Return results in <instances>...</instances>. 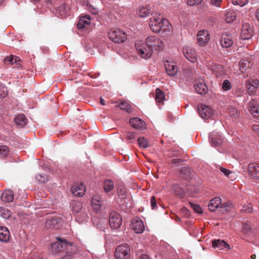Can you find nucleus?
<instances>
[{"label":"nucleus","mask_w":259,"mask_h":259,"mask_svg":"<svg viewBox=\"0 0 259 259\" xmlns=\"http://www.w3.org/2000/svg\"><path fill=\"white\" fill-rule=\"evenodd\" d=\"M229 113L231 116L236 117L238 114L237 110L235 108H231L229 109Z\"/></svg>","instance_id":"13d9d810"},{"label":"nucleus","mask_w":259,"mask_h":259,"mask_svg":"<svg viewBox=\"0 0 259 259\" xmlns=\"http://www.w3.org/2000/svg\"><path fill=\"white\" fill-rule=\"evenodd\" d=\"M1 199L6 202H12L14 199L13 191L10 189L5 190L2 194Z\"/></svg>","instance_id":"bb28decb"},{"label":"nucleus","mask_w":259,"mask_h":259,"mask_svg":"<svg viewBox=\"0 0 259 259\" xmlns=\"http://www.w3.org/2000/svg\"><path fill=\"white\" fill-rule=\"evenodd\" d=\"M181 211L187 217L190 215V211L186 207H183L181 209Z\"/></svg>","instance_id":"e2e57ef3"},{"label":"nucleus","mask_w":259,"mask_h":259,"mask_svg":"<svg viewBox=\"0 0 259 259\" xmlns=\"http://www.w3.org/2000/svg\"><path fill=\"white\" fill-rule=\"evenodd\" d=\"M10 237L9 230L5 227H0V241L6 242L9 241Z\"/></svg>","instance_id":"cd10ccee"},{"label":"nucleus","mask_w":259,"mask_h":259,"mask_svg":"<svg viewBox=\"0 0 259 259\" xmlns=\"http://www.w3.org/2000/svg\"><path fill=\"white\" fill-rule=\"evenodd\" d=\"M132 228L136 233H142L145 229V227L141 220L135 219L132 222Z\"/></svg>","instance_id":"412c9836"},{"label":"nucleus","mask_w":259,"mask_h":259,"mask_svg":"<svg viewBox=\"0 0 259 259\" xmlns=\"http://www.w3.org/2000/svg\"><path fill=\"white\" fill-rule=\"evenodd\" d=\"M259 81L257 79H248L246 83L247 92L249 94L256 92L258 87Z\"/></svg>","instance_id":"2eb2a0df"},{"label":"nucleus","mask_w":259,"mask_h":259,"mask_svg":"<svg viewBox=\"0 0 259 259\" xmlns=\"http://www.w3.org/2000/svg\"><path fill=\"white\" fill-rule=\"evenodd\" d=\"M2 214L4 218H8L9 217H10L11 212L9 210H7L6 212H4V214L2 213Z\"/></svg>","instance_id":"0e129e2a"},{"label":"nucleus","mask_w":259,"mask_h":259,"mask_svg":"<svg viewBox=\"0 0 259 259\" xmlns=\"http://www.w3.org/2000/svg\"><path fill=\"white\" fill-rule=\"evenodd\" d=\"M253 33L252 25L248 23L243 22L240 36L243 39H248L251 38Z\"/></svg>","instance_id":"6e6552de"},{"label":"nucleus","mask_w":259,"mask_h":259,"mask_svg":"<svg viewBox=\"0 0 259 259\" xmlns=\"http://www.w3.org/2000/svg\"><path fill=\"white\" fill-rule=\"evenodd\" d=\"M192 174V171L187 167H183L180 170V175L181 177L185 179L189 178Z\"/></svg>","instance_id":"c9c22d12"},{"label":"nucleus","mask_w":259,"mask_h":259,"mask_svg":"<svg viewBox=\"0 0 259 259\" xmlns=\"http://www.w3.org/2000/svg\"><path fill=\"white\" fill-rule=\"evenodd\" d=\"M171 191L176 196L181 198L183 197L185 194V192L183 188L176 184L172 185Z\"/></svg>","instance_id":"7c9ffc66"},{"label":"nucleus","mask_w":259,"mask_h":259,"mask_svg":"<svg viewBox=\"0 0 259 259\" xmlns=\"http://www.w3.org/2000/svg\"><path fill=\"white\" fill-rule=\"evenodd\" d=\"M164 65L166 72L169 75L174 76L177 72V67L175 63L167 61Z\"/></svg>","instance_id":"393cba45"},{"label":"nucleus","mask_w":259,"mask_h":259,"mask_svg":"<svg viewBox=\"0 0 259 259\" xmlns=\"http://www.w3.org/2000/svg\"><path fill=\"white\" fill-rule=\"evenodd\" d=\"M130 255V248L127 244L118 246L115 251V256L117 259H128Z\"/></svg>","instance_id":"39448f33"},{"label":"nucleus","mask_w":259,"mask_h":259,"mask_svg":"<svg viewBox=\"0 0 259 259\" xmlns=\"http://www.w3.org/2000/svg\"><path fill=\"white\" fill-rule=\"evenodd\" d=\"M126 191L125 187L122 185H118L117 187V194L118 197L121 200L125 198L126 196Z\"/></svg>","instance_id":"f704fd0d"},{"label":"nucleus","mask_w":259,"mask_h":259,"mask_svg":"<svg viewBox=\"0 0 259 259\" xmlns=\"http://www.w3.org/2000/svg\"><path fill=\"white\" fill-rule=\"evenodd\" d=\"M116 107H118L121 110H125L127 113H131L132 111L131 106L125 101H121L118 105L116 106Z\"/></svg>","instance_id":"e433bc0d"},{"label":"nucleus","mask_w":259,"mask_h":259,"mask_svg":"<svg viewBox=\"0 0 259 259\" xmlns=\"http://www.w3.org/2000/svg\"><path fill=\"white\" fill-rule=\"evenodd\" d=\"M21 60L18 57L16 56H10V57H7L4 59V62L6 63L7 62H10L11 64H13L14 63H16L17 64H20L19 62H20Z\"/></svg>","instance_id":"79ce46f5"},{"label":"nucleus","mask_w":259,"mask_h":259,"mask_svg":"<svg viewBox=\"0 0 259 259\" xmlns=\"http://www.w3.org/2000/svg\"><path fill=\"white\" fill-rule=\"evenodd\" d=\"M221 207L224 208L226 211H229L231 208V205L228 203H223L221 204Z\"/></svg>","instance_id":"bf43d9fd"},{"label":"nucleus","mask_w":259,"mask_h":259,"mask_svg":"<svg viewBox=\"0 0 259 259\" xmlns=\"http://www.w3.org/2000/svg\"><path fill=\"white\" fill-rule=\"evenodd\" d=\"M149 26L153 32L161 34L169 32L170 29L168 20L163 19L160 14H156L150 19Z\"/></svg>","instance_id":"f257e3e1"},{"label":"nucleus","mask_w":259,"mask_h":259,"mask_svg":"<svg viewBox=\"0 0 259 259\" xmlns=\"http://www.w3.org/2000/svg\"><path fill=\"white\" fill-rule=\"evenodd\" d=\"M91 203L95 211L97 212L101 210L102 205V200L99 195L95 194L93 196L91 200Z\"/></svg>","instance_id":"f3484780"},{"label":"nucleus","mask_w":259,"mask_h":259,"mask_svg":"<svg viewBox=\"0 0 259 259\" xmlns=\"http://www.w3.org/2000/svg\"><path fill=\"white\" fill-rule=\"evenodd\" d=\"M165 100L164 93L161 91L159 89L157 88L156 90V97L155 100L157 102L161 103Z\"/></svg>","instance_id":"58836bf2"},{"label":"nucleus","mask_w":259,"mask_h":259,"mask_svg":"<svg viewBox=\"0 0 259 259\" xmlns=\"http://www.w3.org/2000/svg\"><path fill=\"white\" fill-rule=\"evenodd\" d=\"M198 43L200 46L205 45L209 39V35L207 31L200 30L198 32Z\"/></svg>","instance_id":"4468645a"},{"label":"nucleus","mask_w":259,"mask_h":259,"mask_svg":"<svg viewBox=\"0 0 259 259\" xmlns=\"http://www.w3.org/2000/svg\"><path fill=\"white\" fill-rule=\"evenodd\" d=\"M232 85L230 82L227 80H225L222 83V89L224 91H229L231 89Z\"/></svg>","instance_id":"8fccbe9b"},{"label":"nucleus","mask_w":259,"mask_h":259,"mask_svg":"<svg viewBox=\"0 0 259 259\" xmlns=\"http://www.w3.org/2000/svg\"><path fill=\"white\" fill-rule=\"evenodd\" d=\"M212 247L214 248H219L220 249H226L227 250L230 249L229 245L224 240L221 239L214 240L212 241Z\"/></svg>","instance_id":"5701e85b"},{"label":"nucleus","mask_w":259,"mask_h":259,"mask_svg":"<svg viewBox=\"0 0 259 259\" xmlns=\"http://www.w3.org/2000/svg\"><path fill=\"white\" fill-rule=\"evenodd\" d=\"M151 11L149 6L140 7L137 12V15L141 18H144L149 15Z\"/></svg>","instance_id":"473e14b6"},{"label":"nucleus","mask_w":259,"mask_h":259,"mask_svg":"<svg viewBox=\"0 0 259 259\" xmlns=\"http://www.w3.org/2000/svg\"><path fill=\"white\" fill-rule=\"evenodd\" d=\"M249 110L251 114L255 118L259 117V111L258 110V103L255 100H251L248 103Z\"/></svg>","instance_id":"aec40b11"},{"label":"nucleus","mask_w":259,"mask_h":259,"mask_svg":"<svg viewBox=\"0 0 259 259\" xmlns=\"http://www.w3.org/2000/svg\"><path fill=\"white\" fill-rule=\"evenodd\" d=\"M189 204L196 212L200 214L202 213V209L199 205L191 202H189Z\"/></svg>","instance_id":"09e8293b"},{"label":"nucleus","mask_w":259,"mask_h":259,"mask_svg":"<svg viewBox=\"0 0 259 259\" xmlns=\"http://www.w3.org/2000/svg\"><path fill=\"white\" fill-rule=\"evenodd\" d=\"M131 125L135 128L143 130L145 128V122L140 118L134 117L130 120Z\"/></svg>","instance_id":"4be33fe9"},{"label":"nucleus","mask_w":259,"mask_h":259,"mask_svg":"<svg viewBox=\"0 0 259 259\" xmlns=\"http://www.w3.org/2000/svg\"><path fill=\"white\" fill-rule=\"evenodd\" d=\"M240 70L242 72H245L247 70L250 69L252 66V63L248 60L243 59L239 62Z\"/></svg>","instance_id":"c756f323"},{"label":"nucleus","mask_w":259,"mask_h":259,"mask_svg":"<svg viewBox=\"0 0 259 259\" xmlns=\"http://www.w3.org/2000/svg\"><path fill=\"white\" fill-rule=\"evenodd\" d=\"M220 42L222 47L224 48L230 47L233 43L232 36L228 33L222 34Z\"/></svg>","instance_id":"a211bd4d"},{"label":"nucleus","mask_w":259,"mask_h":259,"mask_svg":"<svg viewBox=\"0 0 259 259\" xmlns=\"http://www.w3.org/2000/svg\"><path fill=\"white\" fill-rule=\"evenodd\" d=\"M140 259H149V258L147 255L142 254L140 255Z\"/></svg>","instance_id":"338daca9"},{"label":"nucleus","mask_w":259,"mask_h":259,"mask_svg":"<svg viewBox=\"0 0 259 259\" xmlns=\"http://www.w3.org/2000/svg\"><path fill=\"white\" fill-rule=\"evenodd\" d=\"M242 231L245 234H248L253 231V228L249 223H245L243 225Z\"/></svg>","instance_id":"49530a36"},{"label":"nucleus","mask_w":259,"mask_h":259,"mask_svg":"<svg viewBox=\"0 0 259 259\" xmlns=\"http://www.w3.org/2000/svg\"><path fill=\"white\" fill-rule=\"evenodd\" d=\"M135 47L139 55L144 59L150 58L152 55V49L148 47L146 41H137L135 43Z\"/></svg>","instance_id":"f03ea898"},{"label":"nucleus","mask_w":259,"mask_h":259,"mask_svg":"<svg viewBox=\"0 0 259 259\" xmlns=\"http://www.w3.org/2000/svg\"><path fill=\"white\" fill-rule=\"evenodd\" d=\"M213 72L217 75H221L224 73V68L221 65H215L214 68L212 69Z\"/></svg>","instance_id":"c03bdc74"},{"label":"nucleus","mask_w":259,"mask_h":259,"mask_svg":"<svg viewBox=\"0 0 259 259\" xmlns=\"http://www.w3.org/2000/svg\"><path fill=\"white\" fill-rule=\"evenodd\" d=\"M36 179L40 183H44L48 180L47 175L40 174H38L36 176Z\"/></svg>","instance_id":"de8ad7c7"},{"label":"nucleus","mask_w":259,"mask_h":259,"mask_svg":"<svg viewBox=\"0 0 259 259\" xmlns=\"http://www.w3.org/2000/svg\"><path fill=\"white\" fill-rule=\"evenodd\" d=\"M222 2L223 0H210V4L214 7L220 8L221 7Z\"/></svg>","instance_id":"864d4df0"},{"label":"nucleus","mask_w":259,"mask_h":259,"mask_svg":"<svg viewBox=\"0 0 259 259\" xmlns=\"http://www.w3.org/2000/svg\"><path fill=\"white\" fill-rule=\"evenodd\" d=\"M209 142L212 147L217 148L220 147L223 143V138L222 136L219 135L218 133L213 132L209 136Z\"/></svg>","instance_id":"9d476101"},{"label":"nucleus","mask_w":259,"mask_h":259,"mask_svg":"<svg viewBox=\"0 0 259 259\" xmlns=\"http://www.w3.org/2000/svg\"><path fill=\"white\" fill-rule=\"evenodd\" d=\"M63 220L57 215L49 218L46 221L45 226L47 229H58L61 226Z\"/></svg>","instance_id":"423d86ee"},{"label":"nucleus","mask_w":259,"mask_h":259,"mask_svg":"<svg viewBox=\"0 0 259 259\" xmlns=\"http://www.w3.org/2000/svg\"><path fill=\"white\" fill-rule=\"evenodd\" d=\"M200 116L203 119H209L213 115V110L205 104H200L198 107Z\"/></svg>","instance_id":"0eeeda50"},{"label":"nucleus","mask_w":259,"mask_h":259,"mask_svg":"<svg viewBox=\"0 0 259 259\" xmlns=\"http://www.w3.org/2000/svg\"><path fill=\"white\" fill-rule=\"evenodd\" d=\"M114 188V183L111 180H106L104 183V189L106 192H109Z\"/></svg>","instance_id":"a19ab883"},{"label":"nucleus","mask_w":259,"mask_h":259,"mask_svg":"<svg viewBox=\"0 0 259 259\" xmlns=\"http://www.w3.org/2000/svg\"><path fill=\"white\" fill-rule=\"evenodd\" d=\"M76 246L74 243L66 241L65 245V251L67 253L66 256H64L62 259H71L72 254L76 252Z\"/></svg>","instance_id":"dca6fc26"},{"label":"nucleus","mask_w":259,"mask_h":259,"mask_svg":"<svg viewBox=\"0 0 259 259\" xmlns=\"http://www.w3.org/2000/svg\"><path fill=\"white\" fill-rule=\"evenodd\" d=\"M232 2L234 5L243 7L247 3V0H232Z\"/></svg>","instance_id":"603ef678"},{"label":"nucleus","mask_w":259,"mask_h":259,"mask_svg":"<svg viewBox=\"0 0 259 259\" xmlns=\"http://www.w3.org/2000/svg\"><path fill=\"white\" fill-rule=\"evenodd\" d=\"M196 92L200 95L205 94L208 91L206 85L203 82H197L194 84Z\"/></svg>","instance_id":"c85d7f7f"},{"label":"nucleus","mask_w":259,"mask_h":259,"mask_svg":"<svg viewBox=\"0 0 259 259\" xmlns=\"http://www.w3.org/2000/svg\"><path fill=\"white\" fill-rule=\"evenodd\" d=\"M9 152L8 147L5 145H0V157H6Z\"/></svg>","instance_id":"a18cd8bd"},{"label":"nucleus","mask_w":259,"mask_h":259,"mask_svg":"<svg viewBox=\"0 0 259 259\" xmlns=\"http://www.w3.org/2000/svg\"><path fill=\"white\" fill-rule=\"evenodd\" d=\"M15 122L17 125L24 126L26 124L27 122V119L24 115L19 114L15 117Z\"/></svg>","instance_id":"72a5a7b5"},{"label":"nucleus","mask_w":259,"mask_h":259,"mask_svg":"<svg viewBox=\"0 0 259 259\" xmlns=\"http://www.w3.org/2000/svg\"><path fill=\"white\" fill-rule=\"evenodd\" d=\"M150 202L152 209H155L157 207V203L154 196L151 197Z\"/></svg>","instance_id":"4d7b16f0"},{"label":"nucleus","mask_w":259,"mask_h":259,"mask_svg":"<svg viewBox=\"0 0 259 259\" xmlns=\"http://www.w3.org/2000/svg\"><path fill=\"white\" fill-rule=\"evenodd\" d=\"M136 137V134L134 132H127L126 134V139L127 140L134 139Z\"/></svg>","instance_id":"052dcab7"},{"label":"nucleus","mask_w":259,"mask_h":259,"mask_svg":"<svg viewBox=\"0 0 259 259\" xmlns=\"http://www.w3.org/2000/svg\"><path fill=\"white\" fill-rule=\"evenodd\" d=\"M72 209L73 212H79L81 210L82 204L79 201H74L71 203Z\"/></svg>","instance_id":"ea45409f"},{"label":"nucleus","mask_w":259,"mask_h":259,"mask_svg":"<svg viewBox=\"0 0 259 259\" xmlns=\"http://www.w3.org/2000/svg\"><path fill=\"white\" fill-rule=\"evenodd\" d=\"M8 95V90L6 87L3 85H0V97L5 98Z\"/></svg>","instance_id":"3c124183"},{"label":"nucleus","mask_w":259,"mask_h":259,"mask_svg":"<svg viewBox=\"0 0 259 259\" xmlns=\"http://www.w3.org/2000/svg\"><path fill=\"white\" fill-rule=\"evenodd\" d=\"M73 195L77 197H82L85 193V188L83 184H74L71 188Z\"/></svg>","instance_id":"f8f14e48"},{"label":"nucleus","mask_w":259,"mask_h":259,"mask_svg":"<svg viewBox=\"0 0 259 259\" xmlns=\"http://www.w3.org/2000/svg\"><path fill=\"white\" fill-rule=\"evenodd\" d=\"M121 218L118 213L112 212L110 213L109 223L111 228L115 229L118 228L121 224Z\"/></svg>","instance_id":"1a4fd4ad"},{"label":"nucleus","mask_w":259,"mask_h":259,"mask_svg":"<svg viewBox=\"0 0 259 259\" xmlns=\"http://www.w3.org/2000/svg\"><path fill=\"white\" fill-rule=\"evenodd\" d=\"M146 41L148 47L152 49V52L153 50H162L164 48V44L162 41L156 36H149L146 38Z\"/></svg>","instance_id":"20e7f679"},{"label":"nucleus","mask_w":259,"mask_h":259,"mask_svg":"<svg viewBox=\"0 0 259 259\" xmlns=\"http://www.w3.org/2000/svg\"><path fill=\"white\" fill-rule=\"evenodd\" d=\"M255 15L257 20L259 21V8L256 11Z\"/></svg>","instance_id":"774afa93"},{"label":"nucleus","mask_w":259,"mask_h":259,"mask_svg":"<svg viewBox=\"0 0 259 259\" xmlns=\"http://www.w3.org/2000/svg\"><path fill=\"white\" fill-rule=\"evenodd\" d=\"M66 241L59 240L54 242L51 245V250L54 253H58L65 251Z\"/></svg>","instance_id":"6ab92c4d"},{"label":"nucleus","mask_w":259,"mask_h":259,"mask_svg":"<svg viewBox=\"0 0 259 259\" xmlns=\"http://www.w3.org/2000/svg\"><path fill=\"white\" fill-rule=\"evenodd\" d=\"M109 38L115 43L123 42L126 39V34L119 29H112L108 32Z\"/></svg>","instance_id":"7ed1b4c3"},{"label":"nucleus","mask_w":259,"mask_h":259,"mask_svg":"<svg viewBox=\"0 0 259 259\" xmlns=\"http://www.w3.org/2000/svg\"><path fill=\"white\" fill-rule=\"evenodd\" d=\"M252 130L259 137V125H252Z\"/></svg>","instance_id":"680f3d73"},{"label":"nucleus","mask_w":259,"mask_h":259,"mask_svg":"<svg viewBox=\"0 0 259 259\" xmlns=\"http://www.w3.org/2000/svg\"><path fill=\"white\" fill-rule=\"evenodd\" d=\"M181 161L180 159H173L171 160V162L173 164H177L179 163Z\"/></svg>","instance_id":"69168bd1"},{"label":"nucleus","mask_w":259,"mask_h":259,"mask_svg":"<svg viewBox=\"0 0 259 259\" xmlns=\"http://www.w3.org/2000/svg\"><path fill=\"white\" fill-rule=\"evenodd\" d=\"M56 11L61 17H65L69 12V8L65 4H62L57 8Z\"/></svg>","instance_id":"2f4dec72"},{"label":"nucleus","mask_w":259,"mask_h":259,"mask_svg":"<svg viewBox=\"0 0 259 259\" xmlns=\"http://www.w3.org/2000/svg\"><path fill=\"white\" fill-rule=\"evenodd\" d=\"M220 170L222 172L224 173V175L227 177H229L230 174H233V172L229 170L222 167H220Z\"/></svg>","instance_id":"6e6d98bb"},{"label":"nucleus","mask_w":259,"mask_h":259,"mask_svg":"<svg viewBox=\"0 0 259 259\" xmlns=\"http://www.w3.org/2000/svg\"><path fill=\"white\" fill-rule=\"evenodd\" d=\"M236 13L233 11H229L226 14L225 20L227 23H231L236 19Z\"/></svg>","instance_id":"4c0bfd02"},{"label":"nucleus","mask_w":259,"mask_h":259,"mask_svg":"<svg viewBox=\"0 0 259 259\" xmlns=\"http://www.w3.org/2000/svg\"><path fill=\"white\" fill-rule=\"evenodd\" d=\"M138 143L140 147L143 148H146L149 146L148 141L144 137H140L138 139Z\"/></svg>","instance_id":"37998d69"},{"label":"nucleus","mask_w":259,"mask_h":259,"mask_svg":"<svg viewBox=\"0 0 259 259\" xmlns=\"http://www.w3.org/2000/svg\"><path fill=\"white\" fill-rule=\"evenodd\" d=\"M249 176L253 179H259V164L256 163H250L248 166Z\"/></svg>","instance_id":"ddd939ff"},{"label":"nucleus","mask_w":259,"mask_h":259,"mask_svg":"<svg viewBox=\"0 0 259 259\" xmlns=\"http://www.w3.org/2000/svg\"><path fill=\"white\" fill-rule=\"evenodd\" d=\"M222 203V199L219 197H216L211 199L208 205V209L211 211H214Z\"/></svg>","instance_id":"b1692460"},{"label":"nucleus","mask_w":259,"mask_h":259,"mask_svg":"<svg viewBox=\"0 0 259 259\" xmlns=\"http://www.w3.org/2000/svg\"><path fill=\"white\" fill-rule=\"evenodd\" d=\"M91 23V18L89 15H85L80 18L77 26L79 29H83L87 25H88Z\"/></svg>","instance_id":"a878e982"},{"label":"nucleus","mask_w":259,"mask_h":259,"mask_svg":"<svg viewBox=\"0 0 259 259\" xmlns=\"http://www.w3.org/2000/svg\"><path fill=\"white\" fill-rule=\"evenodd\" d=\"M183 54L185 57L190 62H195L197 60L196 51L190 47H185L183 48Z\"/></svg>","instance_id":"9b49d317"},{"label":"nucleus","mask_w":259,"mask_h":259,"mask_svg":"<svg viewBox=\"0 0 259 259\" xmlns=\"http://www.w3.org/2000/svg\"><path fill=\"white\" fill-rule=\"evenodd\" d=\"M202 1V0H188L187 4L189 6H193L200 4Z\"/></svg>","instance_id":"5fc2aeb1"}]
</instances>
